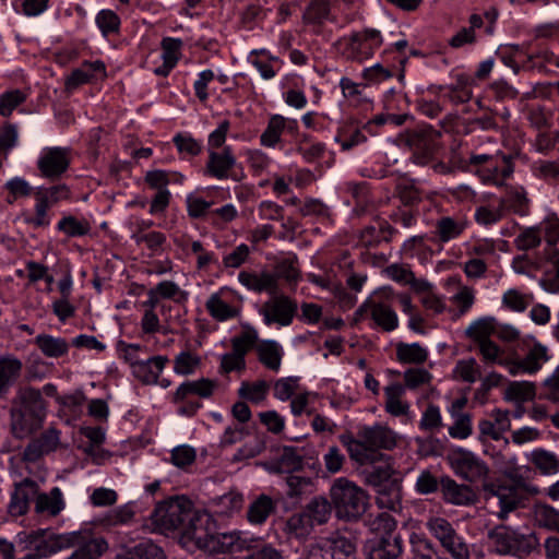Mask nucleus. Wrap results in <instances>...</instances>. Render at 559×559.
I'll list each match as a JSON object with an SVG mask.
<instances>
[{
    "instance_id": "f257e3e1",
    "label": "nucleus",
    "mask_w": 559,
    "mask_h": 559,
    "mask_svg": "<svg viewBox=\"0 0 559 559\" xmlns=\"http://www.w3.org/2000/svg\"><path fill=\"white\" fill-rule=\"evenodd\" d=\"M47 415V403L41 391L32 386L19 388L10 411L11 431L17 439H24L39 428Z\"/></svg>"
},
{
    "instance_id": "f03ea898",
    "label": "nucleus",
    "mask_w": 559,
    "mask_h": 559,
    "mask_svg": "<svg viewBox=\"0 0 559 559\" xmlns=\"http://www.w3.org/2000/svg\"><path fill=\"white\" fill-rule=\"evenodd\" d=\"M484 490L486 500H492V503L498 504L497 515L500 520L507 519L510 512L524 507L530 496L538 493V489L526 484L522 476L486 484Z\"/></svg>"
},
{
    "instance_id": "7ed1b4c3",
    "label": "nucleus",
    "mask_w": 559,
    "mask_h": 559,
    "mask_svg": "<svg viewBox=\"0 0 559 559\" xmlns=\"http://www.w3.org/2000/svg\"><path fill=\"white\" fill-rule=\"evenodd\" d=\"M374 535L366 543L365 550L368 559H396L403 552V538L396 532L394 518L383 512L371 524Z\"/></svg>"
},
{
    "instance_id": "20e7f679",
    "label": "nucleus",
    "mask_w": 559,
    "mask_h": 559,
    "mask_svg": "<svg viewBox=\"0 0 559 559\" xmlns=\"http://www.w3.org/2000/svg\"><path fill=\"white\" fill-rule=\"evenodd\" d=\"M331 501L338 519L356 521L362 516L368 507L365 490L347 478L334 480L330 489Z\"/></svg>"
},
{
    "instance_id": "39448f33",
    "label": "nucleus",
    "mask_w": 559,
    "mask_h": 559,
    "mask_svg": "<svg viewBox=\"0 0 559 559\" xmlns=\"http://www.w3.org/2000/svg\"><path fill=\"white\" fill-rule=\"evenodd\" d=\"M496 550L500 555L523 557L530 555L538 545L534 534H519L507 525H497L488 533Z\"/></svg>"
},
{
    "instance_id": "423d86ee",
    "label": "nucleus",
    "mask_w": 559,
    "mask_h": 559,
    "mask_svg": "<svg viewBox=\"0 0 559 559\" xmlns=\"http://www.w3.org/2000/svg\"><path fill=\"white\" fill-rule=\"evenodd\" d=\"M193 504L185 497H173L159 502L151 515L153 524L160 532L181 530L186 516H189Z\"/></svg>"
},
{
    "instance_id": "0eeeda50",
    "label": "nucleus",
    "mask_w": 559,
    "mask_h": 559,
    "mask_svg": "<svg viewBox=\"0 0 559 559\" xmlns=\"http://www.w3.org/2000/svg\"><path fill=\"white\" fill-rule=\"evenodd\" d=\"M356 544L340 532L309 546L305 559H355Z\"/></svg>"
},
{
    "instance_id": "6e6552de",
    "label": "nucleus",
    "mask_w": 559,
    "mask_h": 559,
    "mask_svg": "<svg viewBox=\"0 0 559 559\" xmlns=\"http://www.w3.org/2000/svg\"><path fill=\"white\" fill-rule=\"evenodd\" d=\"M441 131L425 126L409 131L405 143L413 153V160L426 165L440 148Z\"/></svg>"
},
{
    "instance_id": "1a4fd4ad",
    "label": "nucleus",
    "mask_w": 559,
    "mask_h": 559,
    "mask_svg": "<svg viewBox=\"0 0 559 559\" xmlns=\"http://www.w3.org/2000/svg\"><path fill=\"white\" fill-rule=\"evenodd\" d=\"M212 528L207 535L199 532L197 546L210 554H234L251 547V540L241 533H216Z\"/></svg>"
},
{
    "instance_id": "9d476101",
    "label": "nucleus",
    "mask_w": 559,
    "mask_h": 559,
    "mask_svg": "<svg viewBox=\"0 0 559 559\" xmlns=\"http://www.w3.org/2000/svg\"><path fill=\"white\" fill-rule=\"evenodd\" d=\"M383 43L381 31L365 28L353 33L346 43L344 55L347 59L361 62L373 56V52Z\"/></svg>"
},
{
    "instance_id": "9b49d317",
    "label": "nucleus",
    "mask_w": 559,
    "mask_h": 559,
    "mask_svg": "<svg viewBox=\"0 0 559 559\" xmlns=\"http://www.w3.org/2000/svg\"><path fill=\"white\" fill-rule=\"evenodd\" d=\"M297 309V302L288 296L274 295L261 306L259 313L266 325L287 326L293 322Z\"/></svg>"
},
{
    "instance_id": "f8f14e48",
    "label": "nucleus",
    "mask_w": 559,
    "mask_h": 559,
    "mask_svg": "<svg viewBox=\"0 0 559 559\" xmlns=\"http://www.w3.org/2000/svg\"><path fill=\"white\" fill-rule=\"evenodd\" d=\"M450 461L455 473L471 483L483 479L488 473L487 465L466 450L460 449L454 451L450 456Z\"/></svg>"
},
{
    "instance_id": "ddd939ff",
    "label": "nucleus",
    "mask_w": 559,
    "mask_h": 559,
    "mask_svg": "<svg viewBox=\"0 0 559 559\" xmlns=\"http://www.w3.org/2000/svg\"><path fill=\"white\" fill-rule=\"evenodd\" d=\"M69 165V150L64 147L46 148L37 162L41 176L50 180L59 179Z\"/></svg>"
},
{
    "instance_id": "4468645a",
    "label": "nucleus",
    "mask_w": 559,
    "mask_h": 559,
    "mask_svg": "<svg viewBox=\"0 0 559 559\" xmlns=\"http://www.w3.org/2000/svg\"><path fill=\"white\" fill-rule=\"evenodd\" d=\"M60 444V431L50 427L31 440L24 450V459L35 462L41 456L57 450Z\"/></svg>"
},
{
    "instance_id": "2eb2a0df",
    "label": "nucleus",
    "mask_w": 559,
    "mask_h": 559,
    "mask_svg": "<svg viewBox=\"0 0 559 559\" xmlns=\"http://www.w3.org/2000/svg\"><path fill=\"white\" fill-rule=\"evenodd\" d=\"M358 438L362 439L372 452L378 449L391 450L396 445L394 431L381 425L364 427L358 431Z\"/></svg>"
},
{
    "instance_id": "dca6fc26",
    "label": "nucleus",
    "mask_w": 559,
    "mask_h": 559,
    "mask_svg": "<svg viewBox=\"0 0 559 559\" xmlns=\"http://www.w3.org/2000/svg\"><path fill=\"white\" fill-rule=\"evenodd\" d=\"M214 527L215 525L213 523L212 516L207 512L195 510L192 507L191 511L189 512V516H186L180 533L183 538L192 540L197 545V536H199V532L207 535Z\"/></svg>"
},
{
    "instance_id": "f3484780",
    "label": "nucleus",
    "mask_w": 559,
    "mask_h": 559,
    "mask_svg": "<svg viewBox=\"0 0 559 559\" xmlns=\"http://www.w3.org/2000/svg\"><path fill=\"white\" fill-rule=\"evenodd\" d=\"M285 498L292 507L298 506L304 498L310 496L314 491V481L311 477L297 474L286 475Z\"/></svg>"
},
{
    "instance_id": "a211bd4d",
    "label": "nucleus",
    "mask_w": 559,
    "mask_h": 559,
    "mask_svg": "<svg viewBox=\"0 0 559 559\" xmlns=\"http://www.w3.org/2000/svg\"><path fill=\"white\" fill-rule=\"evenodd\" d=\"M440 490L443 499L452 504L468 506L475 502L476 496L467 485H460L449 476L440 479Z\"/></svg>"
},
{
    "instance_id": "6ab92c4d",
    "label": "nucleus",
    "mask_w": 559,
    "mask_h": 559,
    "mask_svg": "<svg viewBox=\"0 0 559 559\" xmlns=\"http://www.w3.org/2000/svg\"><path fill=\"white\" fill-rule=\"evenodd\" d=\"M37 484L31 479H24L15 486L8 506V512L12 516H21L26 513L29 502L36 496Z\"/></svg>"
},
{
    "instance_id": "aec40b11",
    "label": "nucleus",
    "mask_w": 559,
    "mask_h": 559,
    "mask_svg": "<svg viewBox=\"0 0 559 559\" xmlns=\"http://www.w3.org/2000/svg\"><path fill=\"white\" fill-rule=\"evenodd\" d=\"M217 382L207 378H201L195 381H186L181 383L173 395V403L187 400L188 397L198 396L200 399H209L213 395Z\"/></svg>"
},
{
    "instance_id": "412c9836",
    "label": "nucleus",
    "mask_w": 559,
    "mask_h": 559,
    "mask_svg": "<svg viewBox=\"0 0 559 559\" xmlns=\"http://www.w3.org/2000/svg\"><path fill=\"white\" fill-rule=\"evenodd\" d=\"M168 362L166 356H154L147 360L131 361L133 374L145 384L156 383L158 376Z\"/></svg>"
},
{
    "instance_id": "4be33fe9",
    "label": "nucleus",
    "mask_w": 559,
    "mask_h": 559,
    "mask_svg": "<svg viewBox=\"0 0 559 559\" xmlns=\"http://www.w3.org/2000/svg\"><path fill=\"white\" fill-rule=\"evenodd\" d=\"M236 165V158L229 146L224 147L222 152L211 151L206 163V171L217 179L230 177L229 170Z\"/></svg>"
},
{
    "instance_id": "5701e85b",
    "label": "nucleus",
    "mask_w": 559,
    "mask_h": 559,
    "mask_svg": "<svg viewBox=\"0 0 559 559\" xmlns=\"http://www.w3.org/2000/svg\"><path fill=\"white\" fill-rule=\"evenodd\" d=\"M377 504L382 509L396 510L402 500L401 479L393 476L386 483L376 488Z\"/></svg>"
},
{
    "instance_id": "b1692460",
    "label": "nucleus",
    "mask_w": 559,
    "mask_h": 559,
    "mask_svg": "<svg viewBox=\"0 0 559 559\" xmlns=\"http://www.w3.org/2000/svg\"><path fill=\"white\" fill-rule=\"evenodd\" d=\"M239 282L248 289L257 293L267 292L271 295H275L278 289L277 276L267 271L260 274L241 272L239 274Z\"/></svg>"
},
{
    "instance_id": "393cba45",
    "label": "nucleus",
    "mask_w": 559,
    "mask_h": 559,
    "mask_svg": "<svg viewBox=\"0 0 559 559\" xmlns=\"http://www.w3.org/2000/svg\"><path fill=\"white\" fill-rule=\"evenodd\" d=\"M35 502V512L44 516H56L63 509L62 493L58 487L51 489L49 493L38 492L33 499Z\"/></svg>"
},
{
    "instance_id": "a878e982",
    "label": "nucleus",
    "mask_w": 559,
    "mask_h": 559,
    "mask_svg": "<svg viewBox=\"0 0 559 559\" xmlns=\"http://www.w3.org/2000/svg\"><path fill=\"white\" fill-rule=\"evenodd\" d=\"M306 453L304 448L285 445L276 462V471L280 473L295 474L302 469Z\"/></svg>"
},
{
    "instance_id": "bb28decb",
    "label": "nucleus",
    "mask_w": 559,
    "mask_h": 559,
    "mask_svg": "<svg viewBox=\"0 0 559 559\" xmlns=\"http://www.w3.org/2000/svg\"><path fill=\"white\" fill-rule=\"evenodd\" d=\"M22 362L13 357L0 358V397L4 396L10 386L20 377Z\"/></svg>"
},
{
    "instance_id": "cd10ccee",
    "label": "nucleus",
    "mask_w": 559,
    "mask_h": 559,
    "mask_svg": "<svg viewBox=\"0 0 559 559\" xmlns=\"http://www.w3.org/2000/svg\"><path fill=\"white\" fill-rule=\"evenodd\" d=\"M116 559H167V557L162 547L146 540L117 555Z\"/></svg>"
},
{
    "instance_id": "c85d7f7f",
    "label": "nucleus",
    "mask_w": 559,
    "mask_h": 559,
    "mask_svg": "<svg viewBox=\"0 0 559 559\" xmlns=\"http://www.w3.org/2000/svg\"><path fill=\"white\" fill-rule=\"evenodd\" d=\"M370 316L376 324L385 332H391L397 328V314L390 306L385 304H372L370 306Z\"/></svg>"
},
{
    "instance_id": "c756f323",
    "label": "nucleus",
    "mask_w": 559,
    "mask_h": 559,
    "mask_svg": "<svg viewBox=\"0 0 559 559\" xmlns=\"http://www.w3.org/2000/svg\"><path fill=\"white\" fill-rule=\"evenodd\" d=\"M405 389L400 383H393L384 388L385 409L393 416L406 415L408 412V404L401 401Z\"/></svg>"
},
{
    "instance_id": "7c9ffc66",
    "label": "nucleus",
    "mask_w": 559,
    "mask_h": 559,
    "mask_svg": "<svg viewBox=\"0 0 559 559\" xmlns=\"http://www.w3.org/2000/svg\"><path fill=\"white\" fill-rule=\"evenodd\" d=\"M205 308L209 313L217 321H226L239 316L240 310L238 308L229 306L225 302L218 294L210 296L205 302Z\"/></svg>"
},
{
    "instance_id": "2f4dec72",
    "label": "nucleus",
    "mask_w": 559,
    "mask_h": 559,
    "mask_svg": "<svg viewBox=\"0 0 559 559\" xmlns=\"http://www.w3.org/2000/svg\"><path fill=\"white\" fill-rule=\"evenodd\" d=\"M259 360L271 370H278L282 360L280 345L275 341H263L257 347Z\"/></svg>"
},
{
    "instance_id": "473e14b6",
    "label": "nucleus",
    "mask_w": 559,
    "mask_h": 559,
    "mask_svg": "<svg viewBox=\"0 0 559 559\" xmlns=\"http://www.w3.org/2000/svg\"><path fill=\"white\" fill-rule=\"evenodd\" d=\"M535 521L542 528L559 534V509L546 503L535 506Z\"/></svg>"
},
{
    "instance_id": "72a5a7b5",
    "label": "nucleus",
    "mask_w": 559,
    "mask_h": 559,
    "mask_svg": "<svg viewBox=\"0 0 559 559\" xmlns=\"http://www.w3.org/2000/svg\"><path fill=\"white\" fill-rule=\"evenodd\" d=\"M496 320L492 317H486L473 322L465 331L467 337L477 344L490 341V336L495 334Z\"/></svg>"
},
{
    "instance_id": "f704fd0d",
    "label": "nucleus",
    "mask_w": 559,
    "mask_h": 559,
    "mask_svg": "<svg viewBox=\"0 0 559 559\" xmlns=\"http://www.w3.org/2000/svg\"><path fill=\"white\" fill-rule=\"evenodd\" d=\"M275 510V502L266 495L259 496L249 507L248 520L251 523L261 524Z\"/></svg>"
},
{
    "instance_id": "c9c22d12",
    "label": "nucleus",
    "mask_w": 559,
    "mask_h": 559,
    "mask_svg": "<svg viewBox=\"0 0 559 559\" xmlns=\"http://www.w3.org/2000/svg\"><path fill=\"white\" fill-rule=\"evenodd\" d=\"M36 201L46 203V206L51 207L56 203L68 200L70 198V190L66 185H56L49 188L38 187L34 191Z\"/></svg>"
},
{
    "instance_id": "e433bc0d",
    "label": "nucleus",
    "mask_w": 559,
    "mask_h": 559,
    "mask_svg": "<svg viewBox=\"0 0 559 559\" xmlns=\"http://www.w3.org/2000/svg\"><path fill=\"white\" fill-rule=\"evenodd\" d=\"M269 390L270 385L265 380H258L255 382L243 381L238 389V395L253 404H259L265 400Z\"/></svg>"
},
{
    "instance_id": "4c0bfd02",
    "label": "nucleus",
    "mask_w": 559,
    "mask_h": 559,
    "mask_svg": "<svg viewBox=\"0 0 559 559\" xmlns=\"http://www.w3.org/2000/svg\"><path fill=\"white\" fill-rule=\"evenodd\" d=\"M305 511L313 525H322L329 521L332 507L325 498L316 497L306 506Z\"/></svg>"
},
{
    "instance_id": "58836bf2",
    "label": "nucleus",
    "mask_w": 559,
    "mask_h": 559,
    "mask_svg": "<svg viewBox=\"0 0 559 559\" xmlns=\"http://www.w3.org/2000/svg\"><path fill=\"white\" fill-rule=\"evenodd\" d=\"M396 357L403 364H423L427 360L428 353L418 343L396 345Z\"/></svg>"
},
{
    "instance_id": "ea45409f",
    "label": "nucleus",
    "mask_w": 559,
    "mask_h": 559,
    "mask_svg": "<svg viewBox=\"0 0 559 559\" xmlns=\"http://www.w3.org/2000/svg\"><path fill=\"white\" fill-rule=\"evenodd\" d=\"M528 203L530 201L526 197V192L522 187L510 188L507 197L500 201L503 210L508 207L520 215L527 213Z\"/></svg>"
},
{
    "instance_id": "a19ab883",
    "label": "nucleus",
    "mask_w": 559,
    "mask_h": 559,
    "mask_svg": "<svg viewBox=\"0 0 559 559\" xmlns=\"http://www.w3.org/2000/svg\"><path fill=\"white\" fill-rule=\"evenodd\" d=\"M532 463L544 475H554L559 472V459L555 453L544 449L535 450L532 453Z\"/></svg>"
},
{
    "instance_id": "79ce46f5",
    "label": "nucleus",
    "mask_w": 559,
    "mask_h": 559,
    "mask_svg": "<svg viewBox=\"0 0 559 559\" xmlns=\"http://www.w3.org/2000/svg\"><path fill=\"white\" fill-rule=\"evenodd\" d=\"M35 344L48 357H60L68 352V344L63 338L40 334Z\"/></svg>"
},
{
    "instance_id": "37998d69",
    "label": "nucleus",
    "mask_w": 559,
    "mask_h": 559,
    "mask_svg": "<svg viewBox=\"0 0 559 559\" xmlns=\"http://www.w3.org/2000/svg\"><path fill=\"white\" fill-rule=\"evenodd\" d=\"M465 228L463 222L453 219L452 217H441L436 224V235L439 240L447 242L451 239L459 237Z\"/></svg>"
},
{
    "instance_id": "c03bdc74",
    "label": "nucleus",
    "mask_w": 559,
    "mask_h": 559,
    "mask_svg": "<svg viewBox=\"0 0 559 559\" xmlns=\"http://www.w3.org/2000/svg\"><path fill=\"white\" fill-rule=\"evenodd\" d=\"M394 469L388 464L370 465L362 471L366 484L373 487L374 489L381 486L383 483H386L394 476Z\"/></svg>"
},
{
    "instance_id": "a18cd8bd",
    "label": "nucleus",
    "mask_w": 559,
    "mask_h": 559,
    "mask_svg": "<svg viewBox=\"0 0 559 559\" xmlns=\"http://www.w3.org/2000/svg\"><path fill=\"white\" fill-rule=\"evenodd\" d=\"M535 397V385L526 381L511 382L506 390V399L516 402H526Z\"/></svg>"
},
{
    "instance_id": "49530a36",
    "label": "nucleus",
    "mask_w": 559,
    "mask_h": 559,
    "mask_svg": "<svg viewBox=\"0 0 559 559\" xmlns=\"http://www.w3.org/2000/svg\"><path fill=\"white\" fill-rule=\"evenodd\" d=\"M258 341V333L254 328L246 324L243 331L231 338V346L235 352L246 354L254 346Z\"/></svg>"
},
{
    "instance_id": "de8ad7c7",
    "label": "nucleus",
    "mask_w": 559,
    "mask_h": 559,
    "mask_svg": "<svg viewBox=\"0 0 559 559\" xmlns=\"http://www.w3.org/2000/svg\"><path fill=\"white\" fill-rule=\"evenodd\" d=\"M311 521L312 520L309 519L308 514L304 510L299 513L293 514L287 520L286 526L289 533L297 537H304L308 535L314 526Z\"/></svg>"
},
{
    "instance_id": "09e8293b",
    "label": "nucleus",
    "mask_w": 559,
    "mask_h": 559,
    "mask_svg": "<svg viewBox=\"0 0 559 559\" xmlns=\"http://www.w3.org/2000/svg\"><path fill=\"white\" fill-rule=\"evenodd\" d=\"M201 365L199 356L191 352H181L174 360V370L178 374L189 376Z\"/></svg>"
},
{
    "instance_id": "8fccbe9b",
    "label": "nucleus",
    "mask_w": 559,
    "mask_h": 559,
    "mask_svg": "<svg viewBox=\"0 0 559 559\" xmlns=\"http://www.w3.org/2000/svg\"><path fill=\"white\" fill-rule=\"evenodd\" d=\"M547 349L540 344L534 345L527 355L521 359L524 372L534 373L539 370L542 362L547 360Z\"/></svg>"
},
{
    "instance_id": "3c124183",
    "label": "nucleus",
    "mask_w": 559,
    "mask_h": 559,
    "mask_svg": "<svg viewBox=\"0 0 559 559\" xmlns=\"http://www.w3.org/2000/svg\"><path fill=\"white\" fill-rule=\"evenodd\" d=\"M284 127L285 119L282 116H273L261 135V143L265 146H274L280 141Z\"/></svg>"
},
{
    "instance_id": "603ef678",
    "label": "nucleus",
    "mask_w": 559,
    "mask_h": 559,
    "mask_svg": "<svg viewBox=\"0 0 559 559\" xmlns=\"http://www.w3.org/2000/svg\"><path fill=\"white\" fill-rule=\"evenodd\" d=\"M427 527L429 532L440 540L441 545H443L447 540L452 538V535H455L456 532L452 527V525L442 518H432L427 522Z\"/></svg>"
},
{
    "instance_id": "864d4df0",
    "label": "nucleus",
    "mask_w": 559,
    "mask_h": 559,
    "mask_svg": "<svg viewBox=\"0 0 559 559\" xmlns=\"http://www.w3.org/2000/svg\"><path fill=\"white\" fill-rule=\"evenodd\" d=\"M58 229L70 237L84 236L90 231L87 222L78 221L74 216L63 217L58 223Z\"/></svg>"
},
{
    "instance_id": "5fc2aeb1",
    "label": "nucleus",
    "mask_w": 559,
    "mask_h": 559,
    "mask_svg": "<svg viewBox=\"0 0 559 559\" xmlns=\"http://www.w3.org/2000/svg\"><path fill=\"white\" fill-rule=\"evenodd\" d=\"M25 95L19 91H10L0 96V115L8 117L22 103L25 102Z\"/></svg>"
},
{
    "instance_id": "6e6d98bb",
    "label": "nucleus",
    "mask_w": 559,
    "mask_h": 559,
    "mask_svg": "<svg viewBox=\"0 0 559 559\" xmlns=\"http://www.w3.org/2000/svg\"><path fill=\"white\" fill-rule=\"evenodd\" d=\"M415 489L420 495L435 493L440 489V480L428 469L417 477Z\"/></svg>"
},
{
    "instance_id": "4d7b16f0",
    "label": "nucleus",
    "mask_w": 559,
    "mask_h": 559,
    "mask_svg": "<svg viewBox=\"0 0 559 559\" xmlns=\"http://www.w3.org/2000/svg\"><path fill=\"white\" fill-rule=\"evenodd\" d=\"M347 451L349 457L360 464L373 462L378 457V454L372 452L360 438L355 443H352V447H349Z\"/></svg>"
},
{
    "instance_id": "13d9d810",
    "label": "nucleus",
    "mask_w": 559,
    "mask_h": 559,
    "mask_svg": "<svg viewBox=\"0 0 559 559\" xmlns=\"http://www.w3.org/2000/svg\"><path fill=\"white\" fill-rule=\"evenodd\" d=\"M246 368L245 355L233 349L231 353L224 354L221 359L219 372L229 373L231 371H241Z\"/></svg>"
},
{
    "instance_id": "bf43d9fd",
    "label": "nucleus",
    "mask_w": 559,
    "mask_h": 559,
    "mask_svg": "<svg viewBox=\"0 0 559 559\" xmlns=\"http://www.w3.org/2000/svg\"><path fill=\"white\" fill-rule=\"evenodd\" d=\"M453 559H469L471 552L468 545L457 534L442 545Z\"/></svg>"
},
{
    "instance_id": "052dcab7",
    "label": "nucleus",
    "mask_w": 559,
    "mask_h": 559,
    "mask_svg": "<svg viewBox=\"0 0 559 559\" xmlns=\"http://www.w3.org/2000/svg\"><path fill=\"white\" fill-rule=\"evenodd\" d=\"M455 372L463 381L468 383L475 382L480 374L479 367L474 358L460 360L456 364Z\"/></svg>"
},
{
    "instance_id": "680f3d73",
    "label": "nucleus",
    "mask_w": 559,
    "mask_h": 559,
    "mask_svg": "<svg viewBox=\"0 0 559 559\" xmlns=\"http://www.w3.org/2000/svg\"><path fill=\"white\" fill-rule=\"evenodd\" d=\"M329 14V3L323 0H313L306 9L304 19L309 23H319Z\"/></svg>"
},
{
    "instance_id": "e2e57ef3",
    "label": "nucleus",
    "mask_w": 559,
    "mask_h": 559,
    "mask_svg": "<svg viewBox=\"0 0 559 559\" xmlns=\"http://www.w3.org/2000/svg\"><path fill=\"white\" fill-rule=\"evenodd\" d=\"M335 140L341 144L343 151H349L356 145L364 143L367 138L361 133L360 130L354 129L352 131H340Z\"/></svg>"
},
{
    "instance_id": "0e129e2a",
    "label": "nucleus",
    "mask_w": 559,
    "mask_h": 559,
    "mask_svg": "<svg viewBox=\"0 0 559 559\" xmlns=\"http://www.w3.org/2000/svg\"><path fill=\"white\" fill-rule=\"evenodd\" d=\"M478 345L479 353L483 360L487 364H504V359H501L502 349L491 340L481 342Z\"/></svg>"
},
{
    "instance_id": "69168bd1",
    "label": "nucleus",
    "mask_w": 559,
    "mask_h": 559,
    "mask_svg": "<svg viewBox=\"0 0 559 559\" xmlns=\"http://www.w3.org/2000/svg\"><path fill=\"white\" fill-rule=\"evenodd\" d=\"M96 23L104 35L117 32L120 20L118 15L110 10H103L97 14Z\"/></svg>"
},
{
    "instance_id": "338daca9",
    "label": "nucleus",
    "mask_w": 559,
    "mask_h": 559,
    "mask_svg": "<svg viewBox=\"0 0 559 559\" xmlns=\"http://www.w3.org/2000/svg\"><path fill=\"white\" fill-rule=\"evenodd\" d=\"M195 456V450L188 445H180L171 451V462L180 468L191 465Z\"/></svg>"
},
{
    "instance_id": "774afa93",
    "label": "nucleus",
    "mask_w": 559,
    "mask_h": 559,
    "mask_svg": "<svg viewBox=\"0 0 559 559\" xmlns=\"http://www.w3.org/2000/svg\"><path fill=\"white\" fill-rule=\"evenodd\" d=\"M181 40L176 38H164L162 41L163 55L162 58L165 62L177 64L180 56Z\"/></svg>"
}]
</instances>
